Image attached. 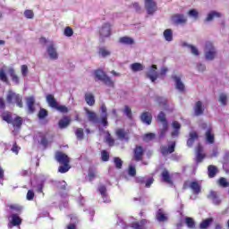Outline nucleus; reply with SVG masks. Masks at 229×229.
<instances>
[{"mask_svg":"<svg viewBox=\"0 0 229 229\" xmlns=\"http://www.w3.org/2000/svg\"><path fill=\"white\" fill-rule=\"evenodd\" d=\"M100 110L102 112V115L99 120V117L94 111H90L89 110V108H85V112L88 115L89 123H92L93 124H98V123H101L102 126H104V128H106V126H108V113L106 109V105L102 104L100 106Z\"/></svg>","mask_w":229,"mask_h":229,"instance_id":"nucleus-1","label":"nucleus"},{"mask_svg":"<svg viewBox=\"0 0 229 229\" xmlns=\"http://www.w3.org/2000/svg\"><path fill=\"white\" fill-rule=\"evenodd\" d=\"M6 102L8 103V105H16L18 108L24 107V102H22V96L12 90H9L7 93Z\"/></svg>","mask_w":229,"mask_h":229,"instance_id":"nucleus-2","label":"nucleus"},{"mask_svg":"<svg viewBox=\"0 0 229 229\" xmlns=\"http://www.w3.org/2000/svg\"><path fill=\"white\" fill-rule=\"evenodd\" d=\"M99 42L105 44L106 38L112 37V24L110 22H105L98 30Z\"/></svg>","mask_w":229,"mask_h":229,"instance_id":"nucleus-3","label":"nucleus"},{"mask_svg":"<svg viewBox=\"0 0 229 229\" xmlns=\"http://www.w3.org/2000/svg\"><path fill=\"white\" fill-rule=\"evenodd\" d=\"M47 102L50 108H55V110L61 114H68L69 112V108L65 106H60L52 94L47 95Z\"/></svg>","mask_w":229,"mask_h":229,"instance_id":"nucleus-4","label":"nucleus"},{"mask_svg":"<svg viewBox=\"0 0 229 229\" xmlns=\"http://www.w3.org/2000/svg\"><path fill=\"white\" fill-rule=\"evenodd\" d=\"M95 78H97L99 81H103L105 85H107V87H115V84L114 83V81L105 73L103 70H96L95 71Z\"/></svg>","mask_w":229,"mask_h":229,"instance_id":"nucleus-5","label":"nucleus"},{"mask_svg":"<svg viewBox=\"0 0 229 229\" xmlns=\"http://www.w3.org/2000/svg\"><path fill=\"white\" fill-rule=\"evenodd\" d=\"M157 123H161L163 128L161 129V137H164L165 133H167V130H169V123L167 122V118L165 117V113L161 111L157 117Z\"/></svg>","mask_w":229,"mask_h":229,"instance_id":"nucleus-6","label":"nucleus"},{"mask_svg":"<svg viewBox=\"0 0 229 229\" xmlns=\"http://www.w3.org/2000/svg\"><path fill=\"white\" fill-rule=\"evenodd\" d=\"M205 51L206 60H214L216 55H217V52L211 42H206Z\"/></svg>","mask_w":229,"mask_h":229,"instance_id":"nucleus-7","label":"nucleus"},{"mask_svg":"<svg viewBox=\"0 0 229 229\" xmlns=\"http://www.w3.org/2000/svg\"><path fill=\"white\" fill-rule=\"evenodd\" d=\"M144 158V147L136 145L133 149V160L135 162H140Z\"/></svg>","mask_w":229,"mask_h":229,"instance_id":"nucleus-8","label":"nucleus"},{"mask_svg":"<svg viewBox=\"0 0 229 229\" xmlns=\"http://www.w3.org/2000/svg\"><path fill=\"white\" fill-rule=\"evenodd\" d=\"M145 9L148 15H153V13L158 10V6L155 0H145Z\"/></svg>","mask_w":229,"mask_h":229,"instance_id":"nucleus-9","label":"nucleus"},{"mask_svg":"<svg viewBox=\"0 0 229 229\" xmlns=\"http://www.w3.org/2000/svg\"><path fill=\"white\" fill-rule=\"evenodd\" d=\"M115 135L118 140H125V142L130 140V131H126L123 128L117 129L115 131Z\"/></svg>","mask_w":229,"mask_h":229,"instance_id":"nucleus-10","label":"nucleus"},{"mask_svg":"<svg viewBox=\"0 0 229 229\" xmlns=\"http://www.w3.org/2000/svg\"><path fill=\"white\" fill-rule=\"evenodd\" d=\"M175 148H176V141H173L172 144L168 147L161 146L160 147L161 155H163V157H167V155H171L172 153H174Z\"/></svg>","mask_w":229,"mask_h":229,"instance_id":"nucleus-11","label":"nucleus"},{"mask_svg":"<svg viewBox=\"0 0 229 229\" xmlns=\"http://www.w3.org/2000/svg\"><path fill=\"white\" fill-rule=\"evenodd\" d=\"M55 158L56 160V162H58L59 164H70L71 163V159L69 158V156H67L65 153L61 152V151H57L55 153Z\"/></svg>","mask_w":229,"mask_h":229,"instance_id":"nucleus-12","label":"nucleus"},{"mask_svg":"<svg viewBox=\"0 0 229 229\" xmlns=\"http://www.w3.org/2000/svg\"><path fill=\"white\" fill-rule=\"evenodd\" d=\"M10 217L11 220L9 221L8 228L12 229V226H21L22 225V218L19 215L12 214Z\"/></svg>","mask_w":229,"mask_h":229,"instance_id":"nucleus-13","label":"nucleus"},{"mask_svg":"<svg viewBox=\"0 0 229 229\" xmlns=\"http://www.w3.org/2000/svg\"><path fill=\"white\" fill-rule=\"evenodd\" d=\"M157 64H152L149 72L146 74V77L148 78L154 83L158 79V73L157 72Z\"/></svg>","mask_w":229,"mask_h":229,"instance_id":"nucleus-14","label":"nucleus"},{"mask_svg":"<svg viewBox=\"0 0 229 229\" xmlns=\"http://www.w3.org/2000/svg\"><path fill=\"white\" fill-rule=\"evenodd\" d=\"M47 51L51 60H58V52H56V47H55V43L51 42L47 47Z\"/></svg>","mask_w":229,"mask_h":229,"instance_id":"nucleus-15","label":"nucleus"},{"mask_svg":"<svg viewBox=\"0 0 229 229\" xmlns=\"http://www.w3.org/2000/svg\"><path fill=\"white\" fill-rule=\"evenodd\" d=\"M147 225H148V219L143 218L139 222H132L131 224V229H148Z\"/></svg>","mask_w":229,"mask_h":229,"instance_id":"nucleus-16","label":"nucleus"},{"mask_svg":"<svg viewBox=\"0 0 229 229\" xmlns=\"http://www.w3.org/2000/svg\"><path fill=\"white\" fill-rule=\"evenodd\" d=\"M193 110H194V115H196V117H199V115H203V114L205 113V108L203 107V102L197 101L195 103Z\"/></svg>","mask_w":229,"mask_h":229,"instance_id":"nucleus-17","label":"nucleus"},{"mask_svg":"<svg viewBox=\"0 0 229 229\" xmlns=\"http://www.w3.org/2000/svg\"><path fill=\"white\" fill-rule=\"evenodd\" d=\"M140 121L144 124L149 125V124H151V123L153 121V114H151V113H149V112H143L140 114Z\"/></svg>","mask_w":229,"mask_h":229,"instance_id":"nucleus-18","label":"nucleus"},{"mask_svg":"<svg viewBox=\"0 0 229 229\" xmlns=\"http://www.w3.org/2000/svg\"><path fill=\"white\" fill-rule=\"evenodd\" d=\"M172 21L174 24H185L187 22V18L183 14H174L172 16Z\"/></svg>","mask_w":229,"mask_h":229,"instance_id":"nucleus-19","label":"nucleus"},{"mask_svg":"<svg viewBox=\"0 0 229 229\" xmlns=\"http://www.w3.org/2000/svg\"><path fill=\"white\" fill-rule=\"evenodd\" d=\"M161 178L162 182H164L165 183H168V185H173V177H171V174H169V171H167V169L163 170V172L161 173Z\"/></svg>","mask_w":229,"mask_h":229,"instance_id":"nucleus-20","label":"nucleus"},{"mask_svg":"<svg viewBox=\"0 0 229 229\" xmlns=\"http://www.w3.org/2000/svg\"><path fill=\"white\" fill-rule=\"evenodd\" d=\"M172 79L175 81V89L179 90V92H184L185 91V84L182 82V78L173 75Z\"/></svg>","mask_w":229,"mask_h":229,"instance_id":"nucleus-21","label":"nucleus"},{"mask_svg":"<svg viewBox=\"0 0 229 229\" xmlns=\"http://www.w3.org/2000/svg\"><path fill=\"white\" fill-rule=\"evenodd\" d=\"M207 157V155H205V153H203V148L201 147H198L197 148V152H196V164H201V162H203V160H205V157Z\"/></svg>","mask_w":229,"mask_h":229,"instance_id":"nucleus-22","label":"nucleus"},{"mask_svg":"<svg viewBox=\"0 0 229 229\" xmlns=\"http://www.w3.org/2000/svg\"><path fill=\"white\" fill-rule=\"evenodd\" d=\"M98 191L102 196L104 203H110V197H108V193H106V186L100 185Z\"/></svg>","mask_w":229,"mask_h":229,"instance_id":"nucleus-23","label":"nucleus"},{"mask_svg":"<svg viewBox=\"0 0 229 229\" xmlns=\"http://www.w3.org/2000/svg\"><path fill=\"white\" fill-rule=\"evenodd\" d=\"M26 103L28 106V111L30 114L35 113V98L34 97H29L26 98Z\"/></svg>","mask_w":229,"mask_h":229,"instance_id":"nucleus-24","label":"nucleus"},{"mask_svg":"<svg viewBox=\"0 0 229 229\" xmlns=\"http://www.w3.org/2000/svg\"><path fill=\"white\" fill-rule=\"evenodd\" d=\"M119 42L120 44H123V46H133V44H135L133 38L128 36L121 37Z\"/></svg>","mask_w":229,"mask_h":229,"instance_id":"nucleus-25","label":"nucleus"},{"mask_svg":"<svg viewBox=\"0 0 229 229\" xmlns=\"http://www.w3.org/2000/svg\"><path fill=\"white\" fill-rule=\"evenodd\" d=\"M219 173V169L217 166L214 165H210L208 166V178H216V175Z\"/></svg>","mask_w":229,"mask_h":229,"instance_id":"nucleus-26","label":"nucleus"},{"mask_svg":"<svg viewBox=\"0 0 229 229\" xmlns=\"http://www.w3.org/2000/svg\"><path fill=\"white\" fill-rule=\"evenodd\" d=\"M199 136L198 135V132H196V131L190 132V138L187 140V146L189 148H192L194 142L196 141V140L199 139Z\"/></svg>","mask_w":229,"mask_h":229,"instance_id":"nucleus-27","label":"nucleus"},{"mask_svg":"<svg viewBox=\"0 0 229 229\" xmlns=\"http://www.w3.org/2000/svg\"><path fill=\"white\" fill-rule=\"evenodd\" d=\"M71 124V117L70 116H64L58 123L59 128L64 130V128H67Z\"/></svg>","mask_w":229,"mask_h":229,"instance_id":"nucleus-28","label":"nucleus"},{"mask_svg":"<svg viewBox=\"0 0 229 229\" xmlns=\"http://www.w3.org/2000/svg\"><path fill=\"white\" fill-rule=\"evenodd\" d=\"M190 189H191L193 194H199L201 192V186L199 182L193 181L190 183Z\"/></svg>","mask_w":229,"mask_h":229,"instance_id":"nucleus-29","label":"nucleus"},{"mask_svg":"<svg viewBox=\"0 0 229 229\" xmlns=\"http://www.w3.org/2000/svg\"><path fill=\"white\" fill-rule=\"evenodd\" d=\"M85 101L89 106H94V105H96V99L94 98V95L92 93L85 94Z\"/></svg>","mask_w":229,"mask_h":229,"instance_id":"nucleus-30","label":"nucleus"},{"mask_svg":"<svg viewBox=\"0 0 229 229\" xmlns=\"http://www.w3.org/2000/svg\"><path fill=\"white\" fill-rule=\"evenodd\" d=\"M208 199H212L214 205H219L221 203V199H219L217 192L216 191H210V193L208 195Z\"/></svg>","mask_w":229,"mask_h":229,"instance_id":"nucleus-31","label":"nucleus"},{"mask_svg":"<svg viewBox=\"0 0 229 229\" xmlns=\"http://www.w3.org/2000/svg\"><path fill=\"white\" fill-rule=\"evenodd\" d=\"M11 124H13V128H17V130H21L22 126V117L16 116L14 119H13Z\"/></svg>","mask_w":229,"mask_h":229,"instance_id":"nucleus-32","label":"nucleus"},{"mask_svg":"<svg viewBox=\"0 0 229 229\" xmlns=\"http://www.w3.org/2000/svg\"><path fill=\"white\" fill-rule=\"evenodd\" d=\"M9 76H11V80L15 83V85H19V76L15 73V70L13 68L9 69Z\"/></svg>","mask_w":229,"mask_h":229,"instance_id":"nucleus-33","label":"nucleus"},{"mask_svg":"<svg viewBox=\"0 0 229 229\" xmlns=\"http://www.w3.org/2000/svg\"><path fill=\"white\" fill-rule=\"evenodd\" d=\"M213 222H214V218L212 217L207 218L199 224V228L207 229L210 226V225H212Z\"/></svg>","mask_w":229,"mask_h":229,"instance_id":"nucleus-34","label":"nucleus"},{"mask_svg":"<svg viewBox=\"0 0 229 229\" xmlns=\"http://www.w3.org/2000/svg\"><path fill=\"white\" fill-rule=\"evenodd\" d=\"M131 70L132 72H139L140 71H144V65L140 63H133L131 64Z\"/></svg>","mask_w":229,"mask_h":229,"instance_id":"nucleus-35","label":"nucleus"},{"mask_svg":"<svg viewBox=\"0 0 229 229\" xmlns=\"http://www.w3.org/2000/svg\"><path fill=\"white\" fill-rule=\"evenodd\" d=\"M156 219H157L159 223H162L164 221H167V216H165V214H164V211L162 209H158L156 214Z\"/></svg>","mask_w":229,"mask_h":229,"instance_id":"nucleus-36","label":"nucleus"},{"mask_svg":"<svg viewBox=\"0 0 229 229\" xmlns=\"http://www.w3.org/2000/svg\"><path fill=\"white\" fill-rule=\"evenodd\" d=\"M163 35L166 42H173V30L171 29L165 30Z\"/></svg>","mask_w":229,"mask_h":229,"instance_id":"nucleus-37","label":"nucleus"},{"mask_svg":"<svg viewBox=\"0 0 229 229\" xmlns=\"http://www.w3.org/2000/svg\"><path fill=\"white\" fill-rule=\"evenodd\" d=\"M3 121H5L7 124H12V121H13V117H12V113L5 112L2 114Z\"/></svg>","mask_w":229,"mask_h":229,"instance_id":"nucleus-38","label":"nucleus"},{"mask_svg":"<svg viewBox=\"0 0 229 229\" xmlns=\"http://www.w3.org/2000/svg\"><path fill=\"white\" fill-rule=\"evenodd\" d=\"M216 17H217V18L221 17L220 13H217L216 11H212L211 13H209L208 14V17L206 18V21L210 22V21H213L214 18H216Z\"/></svg>","mask_w":229,"mask_h":229,"instance_id":"nucleus-39","label":"nucleus"},{"mask_svg":"<svg viewBox=\"0 0 229 229\" xmlns=\"http://www.w3.org/2000/svg\"><path fill=\"white\" fill-rule=\"evenodd\" d=\"M206 140L209 144H214L215 138L210 129L206 131Z\"/></svg>","mask_w":229,"mask_h":229,"instance_id":"nucleus-40","label":"nucleus"},{"mask_svg":"<svg viewBox=\"0 0 229 229\" xmlns=\"http://www.w3.org/2000/svg\"><path fill=\"white\" fill-rule=\"evenodd\" d=\"M39 137H40L39 144H41L43 148H47V146H49V140H47V137L46 136V134H40Z\"/></svg>","mask_w":229,"mask_h":229,"instance_id":"nucleus-41","label":"nucleus"},{"mask_svg":"<svg viewBox=\"0 0 229 229\" xmlns=\"http://www.w3.org/2000/svg\"><path fill=\"white\" fill-rule=\"evenodd\" d=\"M9 208L13 210V212H16L17 215L22 212V207L19 204H11L9 205Z\"/></svg>","mask_w":229,"mask_h":229,"instance_id":"nucleus-42","label":"nucleus"},{"mask_svg":"<svg viewBox=\"0 0 229 229\" xmlns=\"http://www.w3.org/2000/svg\"><path fill=\"white\" fill-rule=\"evenodd\" d=\"M69 169H71V165H69V163H66L58 167V172L64 174L65 173H68Z\"/></svg>","mask_w":229,"mask_h":229,"instance_id":"nucleus-43","label":"nucleus"},{"mask_svg":"<svg viewBox=\"0 0 229 229\" xmlns=\"http://www.w3.org/2000/svg\"><path fill=\"white\" fill-rule=\"evenodd\" d=\"M185 223L188 228H191V229L196 228V223L194 222V219L192 217H186Z\"/></svg>","mask_w":229,"mask_h":229,"instance_id":"nucleus-44","label":"nucleus"},{"mask_svg":"<svg viewBox=\"0 0 229 229\" xmlns=\"http://www.w3.org/2000/svg\"><path fill=\"white\" fill-rule=\"evenodd\" d=\"M106 142H107V144L110 148L115 146V140L113 139L112 134H110V133H107L106 138Z\"/></svg>","mask_w":229,"mask_h":229,"instance_id":"nucleus-45","label":"nucleus"},{"mask_svg":"<svg viewBox=\"0 0 229 229\" xmlns=\"http://www.w3.org/2000/svg\"><path fill=\"white\" fill-rule=\"evenodd\" d=\"M218 185L220 187H223L224 189H226V187H229V182L225 177H220L218 179Z\"/></svg>","mask_w":229,"mask_h":229,"instance_id":"nucleus-46","label":"nucleus"},{"mask_svg":"<svg viewBox=\"0 0 229 229\" xmlns=\"http://www.w3.org/2000/svg\"><path fill=\"white\" fill-rule=\"evenodd\" d=\"M114 164L116 169H123V159L121 157H114Z\"/></svg>","mask_w":229,"mask_h":229,"instance_id":"nucleus-47","label":"nucleus"},{"mask_svg":"<svg viewBox=\"0 0 229 229\" xmlns=\"http://www.w3.org/2000/svg\"><path fill=\"white\" fill-rule=\"evenodd\" d=\"M75 135H76L78 140H83V137H84L83 129L77 128V130L75 131Z\"/></svg>","mask_w":229,"mask_h":229,"instance_id":"nucleus-48","label":"nucleus"},{"mask_svg":"<svg viewBox=\"0 0 229 229\" xmlns=\"http://www.w3.org/2000/svg\"><path fill=\"white\" fill-rule=\"evenodd\" d=\"M0 81L4 83H8V76L6 75V72L4 70L0 69Z\"/></svg>","mask_w":229,"mask_h":229,"instance_id":"nucleus-49","label":"nucleus"},{"mask_svg":"<svg viewBox=\"0 0 229 229\" xmlns=\"http://www.w3.org/2000/svg\"><path fill=\"white\" fill-rule=\"evenodd\" d=\"M123 113L128 117V119H133V115L131 114V108L128 106H124Z\"/></svg>","mask_w":229,"mask_h":229,"instance_id":"nucleus-50","label":"nucleus"},{"mask_svg":"<svg viewBox=\"0 0 229 229\" xmlns=\"http://www.w3.org/2000/svg\"><path fill=\"white\" fill-rule=\"evenodd\" d=\"M227 99H228V97H226V94L222 93V94H220V96H219L218 101H219V103H221V105H223V106H226V101H227Z\"/></svg>","mask_w":229,"mask_h":229,"instance_id":"nucleus-51","label":"nucleus"},{"mask_svg":"<svg viewBox=\"0 0 229 229\" xmlns=\"http://www.w3.org/2000/svg\"><path fill=\"white\" fill-rule=\"evenodd\" d=\"M101 159L103 162H108L110 160V154L106 150L101 152Z\"/></svg>","mask_w":229,"mask_h":229,"instance_id":"nucleus-52","label":"nucleus"},{"mask_svg":"<svg viewBox=\"0 0 229 229\" xmlns=\"http://www.w3.org/2000/svg\"><path fill=\"white\" fill-rule=\"evenodd\" d=\"M47 110L41 108L38 114V119H46L47 117Z\"/></svg>","mask_w":229,"mask_h":229,"instance_id":"nucleus-53","label":"nucleus"},{"mask_svg":"<svg viewBox=\"0 0 229 229\" xmlns=\"http://www.w3.org/2000/svg\"><path fill=\"white\" fill-rule=\"evenodd\" d=\"M88 175L89 178V182H92L94 178H96V169L94 168H89L88 172Z\"/></svg>","mask_w":229,"mask_h":229,"instance_id":"nucleus-54","label":"nucleus"},{"mask_svg":"<svg viewBox=\"0 0 229 229\" xmlns=\"http://www.w3.org/2000/svg\"><path fill=\"white\" fill-rule=\"evenodd\" d=\"M98 53L104 58H106V56H110V51L106 50L105 47H100Z\"/></svg>","mask_w":229,"mask_h":229,"instance_id":"nucleus-55","label":"nucleus"},{"mask_svg":"<svg viewBox=\"0 0 229 229\" xmlns=\"http://www.w3.org/2000/svg\"><path fill=\"white\" fill-rule=\"evenodd\" d=\"M128 174L129 176H136L137 175V169H135V166L130 165L128 169Z\"/></svg>","mask_w":229,"mask_h":229,"instance_id":"nucleus-56","label":"nucleus"},{"mask_svg":"<svg viewBox=\"0 0 229 229\" xmlns=\"http://www.w3.org/2000/svg\"><path fill=\"white\" fill-rule=\"evenodd\" d=\"M64 35L65 37H72V35H74V30H72V28L71 27H66L64 29Z\"/></svg>","mask_w":229,"mask_h":229,"instance_id":"nucleus-57","label":"nucleus"},{"mask_svg":"<svg viewBox=\"0 0 229 229\" xmlns=\"http://www.w3.org/2000/svg\"><path fill=\"white\" fill-rule=\"evenodd\" d=\"M188 15H190V17H193L194 19H198L199 13H198L196 9H191L188 12Z\"/></svg>","mask_w":229,"mask_h":229,"instance_id":"nucleus-58","label":"nucleus"},{"mask_svg":"<svg viewBox=\"0 0 229 229\" xmlns=\"http://www.w3.org/2000/svg\"><path fill=\"white\" fill-rule=\"evenodd\" d=\"M153 139H155V133L149 132L143 136V140L145 141L153 140Z\"/></svg>","mask_w":229,"mask_h":229,"instance_id":"nucleus-59","label":"nucleus"},{"mask_svg":"<svg viewBox=\"0 0 229 229\" xmlns=\"http://www.w3.org/2000/svg\"><path fill=\"white\" fill-rule=\"evenodd\" d=\"M21 74H22L23 78H26V76H28V72H29L28 65L22 64L21 66Z\"/></svg>","mask_w":229,"mask_h":229,"instance_id":"nucleus-60","label":"nucleus"},{"mask_svg":"<svg viewBox=\"0 0 229 229\" xmlns=\"http://www.w3.org/2000/svg\"><path fill=\"white\" fill-rule=\"evenodd\" d=\"M24 15L26 19H33L35 17V13L31 10H25Z\"/></svg>","mask_w":229,"mask_h":229,"instance_id":"nucleus-61","label":"nucleus"},{"mask_svg":"<svg viewBox=\"0 0 229 229\" xmlns=\"http://www.w3.org/2000/svg\"><path fill=\"white\" fill-rule=\"evenodd\" d=\"M34 199H35V192L31 190H29L27 192L28 201H33Z\"/></svg>","mask_w":229,"mask_h":229,"instance_id":"nucleus-62","label":"nucleus"},{"mask_svg":"<svg viewBox=\"0 0 229 229\" xmlns=\"http://www.w3.org/2000/svg\"><path fill=\"white\" fill-rule=\"evenodd\" d=\"M153 182H155V179L153 177H149L148 179L145 180V187H147V189H149V187L153 185Z\"/></svg>","mask_w":229,"mask_h":229,"instance_id":"nucleus-63","label":"nucleus"},{"mask_svg":"<svg viewBox=\"0 0 229 229\" xmlns=\"http://www.w3.org/2000/svg\"><path fill=\"white\" fill-rule=\"evenodd\" d=\"M172 127L174 128V130H180L182 128V124H180L178 121H174L172 123Z\"/></svg>","mask_w":229,"mask_h":229,"instance_id":"nucleus-64","label":"nucleus"}]
</instances>
